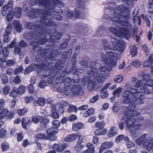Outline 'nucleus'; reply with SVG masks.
Returning <instances> with one entry per match:
<instances>
[{
  "label": "nucleus",
  "mask_w": 153,
  "mask_h": 153,
  "mask_svg": "<svg viewBox=\"0 0 153 153\" xmlns=\"http://www.w3.org/2000/svg\"><path fill=\"white\" fill-rule=\"evenodd\" d=\"M112 46H110L105 39L102 40L104 48L106 51V54L102 53L101 57L103 62L111 68L114 67L117 65V60L120 57L116 51L118 50L122 52L125 50V43L123 41L117 38H111Z\"/></svg>",
  "instance_id": "obj_1"
},
{
  "label": "nucleus",
  "mask_w": 153,
  "mask_h": 153,
  "mask_svg": "<svg viewBox=\"0 0 153 153\" xmlns=\"http://www.w3.org/2000/svg\"><path fill=\"white\" fill-rule=\"evenodd\" d=\"M42 11L41 13V20L36 25H34L32 23H28L27 27L32 29L34 27L35 32L34 34L36 36H40L45 33L44 29L46 26H49L53 25L54 23L50 19V13L49 11Z\"/></svg>",
  "instance_id": "obj_2"
},
{
  "label": "nucleus",
  "mask_w": 153,
  "mask_h": 153,
  "mask_svg": "<svg viewBox=\"0 0 153 153\" xmlns=\"http://www.w3.org/2000/svg\"><path fill=\"white\" fill-rule=\"evenodd\" d=\"M108 8L110 11H113L114 14L113 17L112 19L114 21H123L125 22V24H127L128 26V28H130L131 27V24L129 22V20L130 19L129 12L128 8L123 5L121 4L118 7V10L121 13L116 12L115 9L117 8V6L114 3H109L108 4Z\"/></svg>",
  "instance_id": "obj_3"
},
{
  "label": "nucleus",
  "mask_w": 153,
  "mask_h": 153,
  "mask_svg": "<svg viewBox=\"0 0 153 153\" xmlns=\"http://www.w3.org/2000/svg\"><path fill=\"white\" fill-rule=\"evenodd\" d=\"M131 107H133V109L135 108V105H134L133 107L130 105L129 106L128 108V110L125 112V116L121 119L122 121H125L126 127L128 129L129 131H131L132 129L136 128V127H137V128H140L141 126V124L135 125L134 123L136 121H139L143 120L142 117H139L137 120L133 118L139 115L140 113L136 111L132 110Z\"/></svg>",
  "instance_id": "obj_4"
},
{
  "label": "nucleus",
  "mask_w": 153,
  "mask_h": 153,
  "mask_svg": "<svg viewBox=\"0 0 153 153\" xmlns=\"http://www.w3.org/2000/svg\"><path fill=\"white\" fill-rule=\"evenodd\" d=\"M139 90L132 89L131 91H124L122 94L123 102L128 104H131L134 102L139 104L143 103L144 96Z\"/></svg>",
  "instance_id": "obj_5"
},
{
  "label": "nucleus",
  "mask_w": 153,
  "mask_h": 153,
  "mask_svg": "<svg viewBox=\"0 0 153 153\" xmlns=\"http://www.w3.org/2000/svg\"><path fill=\"white\" fill-rule=\"evenodd\" d=\"M131 82L133 83H135V87L140 88L141 92L144 93L146 94H149L150 91L148 86L152 87L153 90V80L151 78L150 76L148 74H145L143 76L142 80H138L137 81L136 77L132 78Z\"/></svg>",
  "instance_id": "obj_6"
},
{
  "label": "nucleus",
  "mask_w": 153,
  "mask_h": 153,
  "mask_svg": "<svg viewBox=\"0 0 153 153\" xmlns=\"http://www.w3.org/2000/svg\"><path fill=\"white\" fill-rule=\"evenodd\" d=\"M112 19L111 18V20L113 22H118L121 25V26H117L116 28L112 27H110L109 28V31L117 36L124 37L126 39L130 38L131 36L130 31L132 28L131 25V27L128 28L127 24H125L124 21L114 22Z\"/></svg>",
  "instance_id": "obj_7"
},
{
  "label": "nucleus",
  "mask_w": 153,
  "mask_h": 153,
  "mask_svg": "<svg viewBox=\"0 0 153 153\" xmlns=\"http://www.w3.org/2000/svg\"><path fill=\"white\" fill-rule=\"evenodd\" d=\"M95 65L94 62H91L89 70L93 73V77L96 79L98 83H103L105 81V77L108 76L110 70L107 66H102L100 69H96L94 68Z\"/></svg>",
  "instance_id": "obj_8"
},
{
  "label": "nucleus",
  "mask_w": 153,
  "mask_h": 153,
  "mask_svg": "<svg viewBox=\"0 0 153 153\" xmlns=\"http://www.w3.org/2000/svg\"><path fill=\"white\" fill-rule=\"evenodd\" d=\"M56 82L57 84V90L60 92H63L65 94L66 89H70L73 86V84L75 83L74 80L68 77L64 79L63 76H59L56 78Z\"/></svg>",
  "instance_id": "obj_9"
},
{
  "label": "nucleus",
  "mask_w": 153,
  "mask_h": 153,
  "mask_svg": "<svg viewBox=\"0 0 153 153\" xmlns=\"http://www.w3.org/2000/svg\"><path fill=\"white\" fill-rule=\"evenodd\" d=\"M30 2L33 4H39L43 5L48 10L52 9L56 5H59L62 6L63 4L57 0H31Z\"/></svg>",
  "instance_id": "obj_10"
},
{
  "label": "nucleus",
  "mask_w": 153,
  "mask_h": 153,
  "mask_svg": "<svg viewBox=\"0 0 153 153\" xmlns=\"http://www.w3.org/2000/svg\"><path fill=\"white\" fill-rule=\"evenodd\" d=\"M94 75L89 70L87 71V75L85 76L82 80V82L85 84L87 83V88L90 91L94 90L96 85L95 80L96 79L93 77Z\"/></svg>",
  "instance_id": "obj_11"
},
{
  "label": "nucleus",
  "mask_w": 153,
  "mask_h": 153,
  "mask_svg": "<svg viewBox=\"0 0 153 153\" xmlns=\"http://www.w3.org/2000/svg\"><path fill=\"white\" fill-rule=\"evenodd\" d=\"M45 62V64H43L42 65L40 64L39 66L38 65H36V64L30 65L25 70L26 73H29L39 68L40 69L42 70H44L43 72L44 73H45L46 71L48 72V74H43V76L45 77L48 76L49 75V73L50 71V70H48L49 67L48 63L47 61H46Z\"/></svg>",
  "instance_id": "obj_12"
},
{
  "label": "nucleus",
  "mask_w": 153,
  "mask_h": 153,
  "mask_svg": "<svg viewBox=\"0 0 153 153\" xmlns=\"http://www.w3.org/2000/svg\"><path fill=\"white\" fill-rule=\"evenodd\" d=\"M65 94L67 95H82L83 94V91L81 86L78 83H75L73 84V86L70 89H66Z\"/></svg>",
  "instance_id": "obj_13"
},
{
  "label": "nucleus",
  "mask_w": 153,
  "mask_h": 153,
  "mask_svg": "<svg viewBox=\"0 0 153 153\" xmlns=\"http://www.w3.org/2000/svg\"><path fill=\"white\" fill-rule=\"evenodd\" d=\"M13 1L12 0H10L8 4L4 5L1 10L2 15L4 16L8 13L11 12L13 10Z\"/></svg>",
  "instance_id": "obj_14"
},
{
  "label": "nucleus",
  "mask_w": 153,
  "mask_h": 153,
  "mask_svg": "<svg viewBox=\"0 0 153 153\" xmlns=\"http://www.w3.org/2000/svg\"><path fill=\"white\" fill-rule=\"evenodd\" d=\"M58 132V130L53 127L47 130V135L49 137V139L51 141L55 140L56 139V137L55 134Z\"/></svg>",
  "instance_id": "obj_15"
},
{
  "label": "nucleus",
  "mask_w": 153,
  "mask_h": 153,
  "mask_svg": "<svg viewBox=\"0 0 153 153\" xmlns=\"http://www.w3.org/2000/svg\"><path fill=\"white\" fill-rule=\"evenodd\" d=\"M143 145L148 151L152 150L153 151V139L149 138L145 140L143 142Z\"/></svg>",
  "instance_id": "obj_16"
},
{
  "label": "nucleus",
  "mask_w": 153,
  "mask_h": 153,
  "mask_svg": "<svg viewBox=\"0 0 153 153\" xmlns=\"http://www.w3.org/2000/svg\"><path fill=\"white\" fill-rule=\"evenodd\" d=\"M67 147V144L66 143H63L61 145L59 144H55L53 145V149L55 151L61 152Z\"/></svg>",
  "instance_id": "obj_17"
},
{
  "label": "nucleus",
  "mask_w": 153,
  "mask_h": 153,
  "mask_svg": "<svg viewBox=\"0 0 153 153\" xmlns=\"http://www.w3.org/2000/svg\"><path fill=\"white\" fill-rule=\"evenodd\" d=\"M16 40L14 39L11 42L10 45H8L7 47H4L2 50V52L3 54V56L5 58H7L9 54V52L7 49L9 48H13L16 44Z\"/></svg>",
  "instance_id": "obj_18"
},
{
  "label": "nucleus",
  "mask_w": 153,
  "mask_h": 153,
  "mask_svg": "<svg viewBox=\"0 0 153 153\" xmlns=\"http://www.w3.org/2000/svg\"><path fill=\"white\" fill-rule=\"evenodd\" d=\"M113 143L111 142H106L102 143L99 149V153H102L103 151L112 146Z\"/></svg>",
  "instance_id": "obj_19"
},
{
  "label": "nucleus",
  "mask_w": 153,
  "mask_h": 153,
  "mask_svg": "<svg viewBox=\"0 0 153 153\" xmlns=\"http://www.w3.org/2000/svg\"><path fill=\"white\" fill-rule=\"evenodd\" d=\"M49 116L52 118L57 119L59 117V114L57 112V109L55 105H53L51 111V114Z\"/></svg>",
  "instance_id": "obj_20"
},
{
  "label": "nucleus",
  "mask_w": 153,
  "mask_h": 153,
  "mask_svg": "<svg viewBox=\"0 0 153 153\" xmlns=\"http://www.w3.org/2000/svg\"><path fill=\"white\" fill-rule=\"evenodd\" d=\"M88 149L83 151V153H94L95 151L94 145L90 143H88L86 145Z\"/></svg>",
  "instance_id": "obj_21"
},
{
  "label": "nucleus",
  "mask_w": 153,
  "mask_h": 153,
  "mask_svg": "<svg viewBox=\"0 0 153 153\" xmlns=\"http://www.w3.org/2000/svg\"><path fill=\"white\" fill-rule=\"evenodd\" d=\"M9 111L7 109L0 107V120L4 119L8 114Z\"/></svg>",
  "instance_id": "obj_22"
},
{
  "label": "nucleus",
  "mask_w": 153,
  "mask_h": 153,
  "mask_svg": "<svg viewBox=\"0 0 153 153\" xmlns=\"http://www.w3.org/2000/svg\"><path fill=\"white\" fill-rule=\"evenodd\" d=\"M77 137V134H71L67 136L65 139V142H71L75 140Z\"/></svg>",
  "instance_id": "obj_23"
},
{
  "label": "nucleus",
  "mask_w": 153,
  "mask_h": 153,
  "mask_svg": "<svg viewBox=\"0 0 153 153\" xmlns=\"http://www.w3.org/2000/svg\"><path fill=\"white\" fill-rule=\"evenodd\" d=\"M34 138L35 141H37L40 139H49V137L48 135L46 136L44 134L39 133L36 134L35 135Z\"/></svg>",
  "instance_id": "obj_24"
},
{
  "label": "nucleus",
  "mask_w": 153,
  "mask_h": 153,
  "mask_svg": "<svg viewBox=\"0 0 153 153\" xmlns=\"http://www.w3.org/2000/svg\"><path fill=\"white\" fill-rule=\"evenodd\" d=\"M83 126V123H75L73 124L72 128L73 131H76L82 128Z\"/></svg>",
  "instance_id": "obj_25"
},
{
  "label": "nucleus",
  "mask_w": 153,
  "mask_h": 153,
  "mask_svg": "<svg viewBox=\"0 0 153 153\" xmlns=\"http://www.w3.org/2000/svg\"><path fill=\"white\" fill-rule=\"evenodd\" d=\"M117 129L116 126L112 127L108 131V137H113L117 134Z\"/></svg>",
  "instance_id": "obj_26"
},
{
  "label": "nucleus",
  "mask_w": 153,
  "mask_h": 153,
  "mask_svg": "<svg viewBox=\"0 0 153 153\" xmlns=\"http://www.w3.org/2000/svg\"><path fill=\"white\" fill-rule=\"evenodd\" d=\"M13 25L17 32L19 33L21 32L22 30V26L19 21L14 20L13 21Z\"/></svg>",
  "instance_id": "obj_27"
},
{
  "label": "nucleus",
  "mask_w": 153,
  "mask_h": 153,
  "mask_svg": "<svg viewBox=\"0 0 153 153\" xmlns=\"http://www.w3.org/2000/svg\"><path fill=\"white\" fill-rule=\"evenodd\" d=\"M26 89V87L25 85L21 84L19 86L18 89H17V90L19 94L21 95L25 92Z\"/></svg>",
  "instance_id": "obj_28"
},
{
  "label": "nucleus",
  "mask_w": 153,
  "mask_h": 153,
  "mask_svg": "<svg viewBox=\"0 0 153 153\" xmlns=\"http://www.w3.org/2000/svg\"><path fill=\"white\" fill-rule=\"evenodd\" d=\"M13 12L16 18H19L21 15L22 9L19 7H16L15 8L14 11Z\"/></svg>",
  "instance_id": "obj_29"
},
{
  "label": "nucleus",
  "mask_w": 153,
  "mask_h": 153,
  "mask_svg": "<svg viewBox=\"0 0 153 153\" xmlns=\"http://www.w3.org/2000/svg\"><path fill=\"white\" fill-rule=\"evenodd\" d=\"M32 122L30 120H29L27 122L25 118H23L22 120V125L23 128L25 129H26L27 126H30L32 124Z\"/></svg>",
  "instance_id": "obj_30"
},
{
  "label": "nucleus",
  "mask_w": 153,
  "mask_h": 153,
  "mask_svg": "<svg viewBox=\"0 0 153 153\" xmlns=\"http://www.w3.org/2000/svg\"><path fill=\"white\" fill-rule=\"evenodd\" d=\"M123 90V88L120 87L114 90L112 93L113 95L116 96L119 98L120 95V94Z\"/></svg>",
  "instance_id": "obj_31"
},
{
  "label": "nucleus",
  "mask_w": 153,
  "mask_h": 153,
  "mask_svg": "<svg viewBox=\"0 0 153 153\" xmlns=\"http://www.w3.org/2000/svg\"><path fill=\"white\" fill-rule=\"evenodd\" d=\"M140 128H137V127H136V128H134L132 129L131 131H129L133 137L136 138L140 134V132L138 131Z\"/></svg>",
  "instance_id": "obj_32"
},
{
  "label": "nucleus",
  "mask_w": 153,
  "mask_h": 153,
  "mask_svg": "<svg viewBox=\"0 0 153 153\" xmlns=\"http://www.w3.org/2000/svg\"><path fill=\"white\" fill-rule=\"evenodd\" d=\"M147 136L146 134H143L140 137L138 138L136 140V143L138 145H141L142 142L144 141Z\"/></svg>",
  "instance_id": "obj_33"
},
{
  "label": "nucleus",
  "mask_w": 153,
  "mask_h": 153,
  "mask_svg": "<svg viewBox=\"0 0 153 153\" xmlns=\"http://www.w3.org/2000/svg\"><path fill=\"white\" fill-rule=\"evenodd\" d=\"M32 121L35 123H37L39 121L42 123L44 119V118L42 116H37L33 117L32 119Z\"/></svg>",
  "instance_id": "obj_34"
},
{
  "label": "nucleus",
  "mask_w": 153,
  "mask_h": 153,
  "mask_svg": "<svg viewBox=\"0 0 153 153\" xmlns=\"http://www.w3.org/2000/svg\"><path fill=\"white\" fill-rule=\"evenodd\" d=\"M19 94L17 92V88L16 87H13V88L12 91L9 93V95L13 97H16Z\"/></svg>",
  "instance_id": "obj_35"
},
{
  "label": "nucleus",
  "mask_w": 153,
  "mask_h": 153,
  "mask_svg": "<svg viewBox=\"0 0 153 153\" xmlns=\"http://www.w3.org/2000/svg\"><path fill=\"white\" fill-rule=\"evenodd\" d=\"M143 67L144 68H148L150 67L152 68L153 67V63L151 61L150 59H149V58L148 60H146L143 63Z\"/></svg>",
  "instance_id": "obj_36"
},
{
  "label": "nucleus",
  "mask_w": 153,
  "mask_h": 153,
  "mask_svg": "<svg viewBox=\"0 0 153 153\" xmlns=\"http://www.w3.org/2000/svg\"><path fill=\"white\" fill-rule=\"evenodd\" d=\"M133 0H122V2L123 3L126 4L127 7L131 8L133 7Z\"/></svg>",
  "instance_id": "obj_37"
},
{
  "label": "nucleus",
  "mask_w": 153,
  "mask_h": 153,
  "mask_svg": "<svg viewBox=\"0 0 153 153\" xmlns=\"http://www.w3.org/2000/svg\"><path fill=\"white\" fill-rule=\"evenodd\" d=\"M62 36V33H55L54 35H50V39L52 40L58 39H60Z\"/></svg>",
  "instance_id": "obj_38"
},
{
  "label": "nucleus",
  "mask_w": 153,
  "mask_h": 153,
  "mask_svg": "<svg viewBox=\"0 0 153 153\" xmlns=\"http://www.w3.org/2000/svg\"><path fill=\"white\" fill-rule=\"evenodd\" d=\"M37 53L40 56V57H39L38 59H42V58H43L46 54V51L44 49H41L38 51Z\"/></svg>",
  "instance_id": "obj_39"
},
{
  "label": "nucleus",
  "mask_w": 153,
  "mask_h": 153,
  "mask_svg": "<svg viewBox=\"0 0 153 153\" xmlns=\"http://www.w3.org/2000/svg\"><path fill=\"white\" fill-rule=\"evenodd\" d=\"M131 53L133 56L137 54V50L135 45H132L131 46Z\"/></svg>",
  "instance_id": "obj_40"
},
{
  "label": "nucleus",
  "mask_w": 153,
  "mask_h": 153,
  "mask_svg": "<svg viewBox=\"0 0 153 153\" xmlns=\"http://www.w3.org/2000/svg\"><path fill=\"white\" fill-rule=\"evenodd\" d=\"M12 31V25L11 23H9L6 28L4 33L10 35Z\"/></svg>",
  "instance_id": "obj_41"
},
{
  "label": "nucleus",
  "mask_w": 153,
  "mask_h": 153,
  "mask_svg": "<svg viewBox=\"0 0 153 153\" xmlns=\"http://www.w3.org/2000/svg\"><path fill=\"white\" fill-rule=\"evenodd\" d=\"M123 79V76L121 75L116 76L114 77V82L116 83H119L122 82Z\"/></svg>",
  "instance_id": "obj_42"
},
{
  "label": "nucleus",
  "mask_w": 153,
  "mask_h": 153,
  "mask_svg": "<svg viewBox=\"0 0 153 153\" xmlns=\"http://www.w3.org/2000/svg\"><path fill=\"white\" fill-rule=\"evenodd\" d=\"M142 62L140 60L136 59L132 63V65L136 68H138L140 67L142 65Z\"/></svg>",
  "instance_id": "obj_43"
},
{
  "label": "nucleus",
  "mask_w": 153,
  "mask_h": 153,
  "mask_svg": "<svg viewBox=\"0 0 153 153\" xmlns=\"http://www.w3.org/2000/svg\"><path fill=\"white\" fill-rule=\"evenodd\" d=\"M27 110H28L27 108H24L22 109L18 110L17 112L19 115L23 116L27 112Z\"/></svg>",
  "instance_id": "obj_44"
},
{
  "label": "nucleus",
  "mask_w": 153,
  "mask_h": 153,
  "mask_svg": "<svg viewBox=\"0 0 153 153\" xmlns=\"http://www.w3.org/2000/svg\"><path fill=\"white\" fill-rule=\"evenodd\" d=\"M78 110V109L76 106L73 105H69V108L68 110V111L69 113H71L73 111L76 112Z\"/></svg>",
  "instance_id": "obj_45"
},
{
  "label": "nucleus",
  "mask_w": 153,
  "mask_h": 153,
  "mask_svg": "<svg viewBox=\"0 0 153 153\" xmlns=\"http://www.w3.org/2000/svg\"><path fill=\"white\" fill-rule=\"evenodd\" d=\"M1 79L2 81V83L5 85L7 84L8 82V79L7 76L5 74L2 75Z\"/></svg>",
  "instance_id": "obj_46"
},
{
  "label": "nucleus",
  "mask_w": 153,
  "mask_h": 153,
  "mask_svg": "<svg viewBox=\"0 0 153 153\" xmlns=\"http://www.w3.org/2000/svg\"><path fill=\"white\" fill-rule=\"evenodd\" d=\"M1 147L3 151H5L9 149V145L7 143L4 142L1 144Z\"/></svg>",
  "instance_id": "obj_47"
},
{
  "label": "nucleus",
  "mask_w": 153,
  "mask_h": 153,
  "mask_svg": "<svg viewBox=\"0 0 153 153\" xmlns=\"http://www.w3.org/2000/svg\"><path fill=\"white\" fill-rule=\"evenodd\" d=\"M7 131L4 128H1L0 130V138H4L7 134Z\"/></svg>",
  "instance_id": "obj_48"
},
{
  "label": "nucleus",
  "mask_w": 153,
  "mask_h": 153,
  "mask_svg": "<svg viewBox=\"0 0 153 153\" xmlns=\"http://www.w3.org/2000/svg\"><path fill=\"white\" fill-rule=\"evenodd\" d=\"M105 123L103 122H100L97 123L95 124L96 127L99 129H102L105 126Z\"/></svg>",
  "instance_id": "obj_49"
},
{
  "label": "nucleus",
  "mask_w": 153,
  "mask_h": 153,
  "mask_svg": "<svg viewBox=\"0 0 153 153\" xmlns=\"http://www.w3.org/2000/svg\"><path fill=\"white\" fill-rule=\"evenodd\" d=\"M23 70L22 66H19L17 67L14 71V73L15 75H17L22 72Z\"/></svg>",
  "instance_id": "obj_50"
},
{
  "label": "nucleus",
  "mask_w": 153,
  "mask_h": 153,
  "mask_svg": "<svg viewBox=\"0 0 153 153\" xmlns=\"http://www.w3.org/2000/svg\"><path fill=\"white\" fill-rule=\"evenodd\" d=\"M10 90V87L8 85H5L3 88V92L5 95L7 94Z\"/></svg>",
  "instance_id": "obj_51"
},
{
  "label": "nucleus",
  "mask_w": 153,
  "mask_h": 153,
  "mask_svg": "<svg viewBox=\"0 0 153 153\" xmlns=\"http://www.w3.org/2000/svg\"><path fill=\"white\" fill-rule=\"evenodd\" d=\"M102 92L100 93V96L101 98L105 99L108 96V91H101Z\"/></svg>",
  "instance_id": "obj_52"
},
{
  "label": "nucleus",
  "mask_w": 153,
  "mask_h": 153,
  "mask_svg": "<svg viewBox=\"0 0 153 153\" xmlns=\"http://www.w3.org/2000/svg\"><path fill=\"white\" fill-rule=\"evenodd\" d=\"M16 64V61L14 60L9 59L6 61V64L7 66H12Z\"/></svg>",
  "instance_id": "obj_53"
},
{
  "label": "nucleus",
  "mask_w": 153,
  "mask_h": 153,
  "mask_svg": "<svg viewBox=\"0 0 153 153\" xmlns=\"http://www.w3.org/2000/svg\"><path fill=\"white\" fill-rule=\"evenodd\" d=\"M37 102L39 105L43 106H44L45 104V100L44 98L41 97L38 99Z\"/></svg>",
  "instance_id": "obj_54"
},
{
  "label": "nucleus",
  "mask_w": 153,
  "mask_h": 153,
  "mask_svg": "<svg viewBox=\"0 0 153 153\" xmlns=\"http://www.w3.org/2000/svg\"><path fill=\"white\" fill-rule=\"evenodd\" d=\"M149 8L150 9L149 12L151 14H153V0H149Z\"/></svg>",
  "instance_id": "obj_55"
},
{
  "label": "nucleus",
  "mask_w": 153,
  "mask_h": 153,
  "mask_svg": "<svg viewBox=\"0 0 153 153\" xmlns=\"http://www.w3.org/2000/svg\"><path fill=\"white\" fill-rule=\"evenodd\" d=\"M52 125L53 128L57 129L60 125V122L58 120H54L52 123Z\"/></svg>",
  "instance_id": "obj_56"
},
{
  "label": "nucleus",
  "mask_w": 153,
  "mask_h": 153,
  "mask_svg": "<svg viewBox=\"0 0 153 153\" xmlns=\"http://www.w3.org/2000/svg\"><path fill=\"white\" fill-rule=\"evenodd\" d=\"M77 136L78 138L77 143L82 144L83 142L84 137L80 134H77Z\"/></svg>",
  "instance_id": "obj_57"
},
{
  "label": "nucleus",
  "mask_w": 153,
  "mask_h": 153,
  "mask_svg": "<svg viewBox=\"0 0 153 153\" xmlns=\"http://www.w3.org/2000/svg\"><path fill=\"white\" fill-rule=\"evenodd\" d=\"M10 35L6 34L4 33L3 35V42H7L10 41V38L9 36Z\"/></svg>",
  "instance_id": "obj_58"
},
{
  "label": "nucleus",
  "mask_w": 153,
  "mask_h": 153,
  "mask_svg": "<svg viewBox=\"0 0 153 153\" xmlns=\"http://www.w3.org/2000/svg\"><path fill=\"white\" fill-rule=\"evenodd\" d=\"M13 12L12 11H11V12L8 13H7L6 16V19L8 21L10 22L12 20L13 17Z\"/></svg>",
  "instance_id": "obj_59"
},
{
  "label": "nucleus",
  "mask_w": 153,
  "mask_h": 153,
  "mask_svg": "<svg viewBox=\"0 0 153 153\" xmlns=\"http://www.w3.org/2000/svg\"><path fill=\"white\" fill-rule=\"evenodd\" d=\"M143 49L145 52L146 55L147 56L149 52V49L146 45H144L142 46Z\"/></svg>",
  "instance_id": "obj_60"
},
{
  "label": "nucleus",
  "mask_w": 153,
  "mask_h": 153,
  "mask_svg": "<svg viewBox=\"0 0 153 153\" xmlns=\"http://www.w3.org/2000/svg\"><path fill=\"white\" fill-rule=\"evenodd\" d=\"M125 138L123 134L117 136L115 139V141L116 143L120 142Z\"/></svg>",
  "instance_id": "obj_61"
},
{
  "label": "nucleus",
  "mask_w": 153,
  "mask_h": 153,
  "mask_svg": "<svg viewBox=\"0 0 153 153\" xmlns=\"http://www.w3.org/2000/svg\"><path fill=\"white\" fill-rule=\"evenodd\" d=\"M46 86V83L45 81L41 80L39 85V86L41 88H44Z\"/></svg>",
  "instance_id": "obj_62"
},
{
  "label": "nucleus",
  "mask_w": 153,
  "mask_h": 153,
  "mask_svg": "<svg viewBox=\"0 0 153 153\" xmlns=\"http://www.w3.org/2000/svg\"><path fill=\"white\" fill-rule=\"evenodd\" d=\"M99 98V95H96L93 97L92 98H91L90 99V102L91 103H94L96 102L98 100Z\"/></svg>",
  "instance_id": "obj_63"
},
{
  "label": "nucleus",
  "mask_w": 153,
  "mask_h": 153,
  "mask_svg": "<svg viewBox=\"0 0 153 153\" xmlns=\"http://www.w3.org/2000/svg\"><path fill=\"white\" fill-rule=\"evenodd\" d=\"M119 107L117 104H114L112 107V110L113 112L116 113L119 111Z\"/></svg>",
  "instance_id": "obj_64"
}]
</instances>
